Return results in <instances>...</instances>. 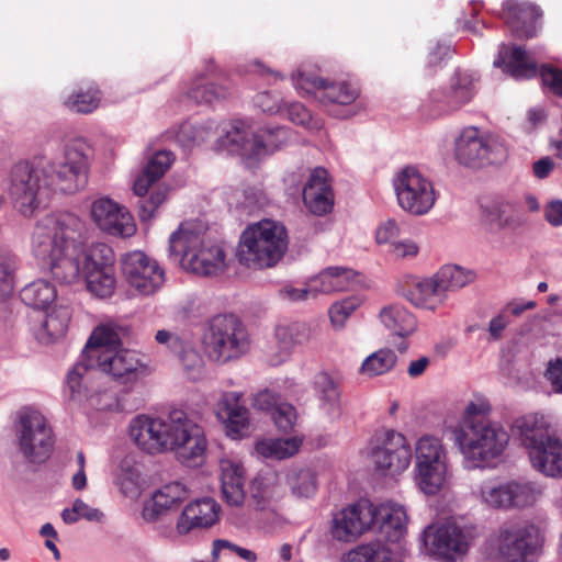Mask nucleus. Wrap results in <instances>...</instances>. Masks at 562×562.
I'll use <instances>...</instances> for the list:
<instances>
[{"mask_svg": "<svg viewBox=\"0 0 562 562\" xmlns=\"http://www.w3.org/2000/svg\"><path fill=\"white\" fill-rule=\"evenodd\" d=\"M292 132L288 127L261 128L251 137L250 157L259 158L281 149L291 142Z\"/></svg>", "mask_w": 562, "mask_h": 562, "instance_id": "7c9ffc66", "label": "nucleus"}, {"mask_svg": "<svg viewBox=\"0 0 562 562\" xmlns=\"http://www.w3.org/2000/svg\"><path fill=\"white\" fill-rule=\"evenodd\" d=\"M89 146L82 139L69 143L60 161H46L33 167L26 161L14 165L9 195L15 210L32 217L45 206L49 192L75 193L88 182Z\"/></svg>", "mask_w": 562, "mask_h": 562, "instance_id": "f257e3e1", "label": "nucleus"}, {"mask_svg": "<svg viewBox=\"0 0 562 562\" xmlns=\"http://www.w3.org/2000/svg\"><path fill=\"white\" fill-rule=\"evenodd\" d=\"M370 501L361 498L334 514L330 526L331 537L341 542H352L372 529Z\"/></svg>", "mask_w": 562, "mask_h": 562, "instance_id": "aec40b11", "label": "nucleus"}, {"mask_svg": "<svg viewBox=\"0 0 562 562\" xmlns=\"http://www.w3.org/2000/svg\"><path fill=\"white\" fill-rule=\"evenodd\" d=\"M293 83L303 95H311L324 104L349 105L359 97V89L349 82H329L313 74L297 71Z\"/></svg>", "mask_w": 562, "mask_h": 562, "instance_id": "a211bd4d", "label": "nucleus"}, {"mask_svg": "<svg viewBox=\"0 0 562 562\" xmlns=\"http://www.w3.org/2000/svg\"><path fill=\"white\" fill-rule=\"evenodd\" d=\"M312 170L313 169L301 166L295 170L286 173L284 178V184L289 194L294 195L300 193L302 195V188L304 183L308 181V177Z\"/></svg>", "mask_w": 562, "mask_h": 562, "instance_id": "bf43d9fd", "label": "nucleus"}, {"mask_svg": "<svg viewBox=\"0 0 562 562\" xmlns=\"http://www.w3.org/2000/svg\"><path fill=\"white\" fill-rule=\"evenodd\" d=\"M479 80L477 72L457 68L450 76L447 86L432 89L429 92L430 116L450 114L469 104L477 92Z\"/></svg>", "mask_w": 562, "mask_h": 562, "instance_id": "f8f14e48", "label": "nucleus"}, {"mask_svg": "<svg viewBox=\"0 0 562 562\" xmlns=\"http://www.w3.org/2000/svg\"><path fill=\"white\" fill-rule=\"evenodd\" d=\"M494 66L503 67L504 72L516 80L530 79L538 74L536 61L520 46L501 45Z\"/></svg>", "mask_w": 562, "mask_h": 562, "instance_id": "c85d7f7f", "label": "nucleus"}, {"mask_svg": "<svg viewBox=\"0 0 562 562\" xmlns=\"http://www.w3.org/2000/svg\"><path fill=\"white\" fill-rule=\"evenodd\" d=\"M98 370L95 362L83 358L82 352L80 359L72 366L66 375V396L79 405L98 407L99 392L95 384V374Z\"/></svg>", "mask_w": 562, "mask_h": 562, "instance_id": "412c9836", "label": "nucleus"}, {"mask_svg": "<svg viewBox=\"0 0 562 562\" xmlns=\"http://www.w3.org/2000/svg\"><path fill=\"white\" fill-rule=\"evenodd\" d=\"M176 142L183 148H192L196 143L195 123L183 122L173 131Z\"/></svg>", "mask_w": 562, "mask_h": 562, "instance_id": "680f3d73", "label": "nucleus"}, {"mask_svg": "<svg viewBox=\"0 0 562 562\" xmlns=\"http://www.w3.org/2000/svg\"><path fill=\"white\" fill-rule=\"evenodd\" d=\"M539 72L542 85L554 94L562 97V70L553 66L543 65Z\"/></svg>", "mask_w": 562, "mask_h": 562, "instance_id": "052dcab7", "label": "nucleus"}, {"mask_svg": "<svg viewBox=\"0 0 562 562\" xmlns=\"http://www.w3.org/2000/svg\"><path fill=\"white\" fill-rule=\"evenodd\" d=\"M370 456L376 470L386 475H395L409 467L412 448L404 435L389 429L376 438Z\"/></svg>", "mask_w": 562, "mask_h": 562, "instance_id": "f3484780", "label": "nucleus"}, {"mask_svg": "<svg viewBox=\"0 0 562 562\" xmlns=\"http://www.w3.org/2000/svg\"><path fill=\"white\" fill-rule=\"evenodd\" d=\"M243 393L224 392L216 404V415L225 423L227 435L232 438H239L248 429L249 413L240 403Z\"/></svg>", "mask_w": 562, "mask_h": 562, "instance_id": "a878e982", "label": "nucleus"}, {"mask_svg": "<svg viewBox=\"0 0 562 562\" xmlns=\"http://www.w3.org/2000/svg\"><path fill=\"white\" fill-rule=\"evenodd\" d=\"M87 289L93 295L106 299L110 297L115 290L116 279L114 270L94 271L85 274Z\"/></svg>", "mask_w": 562, "mask_h": 562, "instance_id": "8fccbe9b", "label": "nucleus"}, {"mask_svg": "<svg viewBox=\"0 0 562 562\" xmlns=\"http://www.w3.org/2000/svg\"><path fill=\"white\" fill-rule=\"evenodd\" d=\"M342 562H390L391 551L380 541L359 544L344 554Z\"/></svg>", "mask_w": 562, "mask_h": 562, "instance_id": "de8ad7c7", "label": "nucleus"}, {"mask_svg": "<svg viewBox=\"0 0 562 562\" xmlns=\"http://www.w3.org/2000/svg\"><path fill=\"white\" fill-rule=\"evenodd\" d=\"M414 481L420 492H440L450 488L448 461L415 464Z\"/></svg>", "mask_w": 562, "mask_h": 562, "instance_id": "c756f323", "label": "nucleus"}, {"mask_svg": "<svg viewBox=\"0 0 562 562\" xmlns=\"http://www.w3.org/2000/svg\"><path fill=\"white\" fill-rule=\"evenodd\" d=\"M86 224L74 213L49 214L37 221L31 234V251L60 283L74 282L86 244Z\"/></svg>", "mask_w": 562, "mask_h": 562, "instance_id": "7ed1b4c3", "label": "nucleus"}, {"mask_svg": "<svg viewBox=\"0 0 562 562\" xmlns=\"http://www.w3.org/2000/svg\"><path fill=\"white\" fill-rule=\"evenodd\" d=\"M181 503L180 497L171 494H150L143 503L142 517L147 522H154L170 512L177 510Z\"/></svg>", "mask_w": 562, "mask_h": 562, "instance_id": "a19ab883", "label": "nucleus"}, {"mask_svg": "<svg viewBox=\"0 0 562 562\" xmlns=\"http://www.w3.org/2000/svg\"><path fill=\"white\" fill-rule=\"evenodd\" d=\"M372 528H378L389 542L398 541L406 531L407 514L403 506L384 503L379 506L370 502Z\"/></svg>", "mask_w": 562, "mask_h": 562, "instance_id": "bb28decb", "label": "nucleus"}, {"mask_svg": "<svg viewBox=\"0 0 562 562\" xmlns=\"http://www.w3.org/2000/svg\"><path fill=\"white\" fill-rule=\"evenodd\" d=\"M404 296L416 307L434 311L446 301L435 278L415 280Z\"/></svg>", "mask_w": 562, "mask_h": 562, "instance_id": "72a5a7b5", "label": "nucleus"}, {"mask_svg": "<svg viewBox=\"0 0 562 562\" xmlns=\"http://www.w3.org/2000/svg\"><path fill=\"white\" fill-rule=\"evenodd\" d=\"M256 104L269 114H277L283 111L281 99L267 91L257 94Z\"/></svg>", "mask_w": 562, "mask_h": 562, "instance_id": "0e129e2a", "label": "nucleus"}, {"mask_svg": "<svg viewBox=\"0 0 562 562\" xmlns=\"http://www.w3.org/2000/svg\"><path fill=\"white\" fill-rule=\"evenodd\" d=\"M221 506L209 496L187 504L176 524V532L187 536L195 529H207L220 518Z\"/></svg>", "mask_w": 562, "mask_h": 562, "instance_id": "b1692460", "label": "nucleus"}, {"mask_svg": "<svg viewBox=\"0 0 562 562\" xmlns=\"http://www.w3.org/2000/svg\"><path fill=\"white\" fill-rule=\"evenodd\" d=\"M169 257L179 260L181 266L199 276H216L226 267L223 248L205 240L189 224H181L169 237Z\"/></svg>", "mask_w": 562, "mask_h": 562, "instance_id": "0eeeda50", "label": "nucleus"}, {"mask_svg": "<svg viewBox=\"0 0 562 562\" xmlns=\"http://www.w3.org/2000/svg\"><path fill=\"white\" fill-rule=\"evenodd\" d=\"M279 396L269 390H263L257 393L254 397L252 405L255 408L260 411H271L273 412L274 407L280 404Z\"/></svg>", "mask_w": 562, "mask_h": 562, "instance_id": "69168bd1", "label": "nucleus"}, {"mask_svg": "<svg viewBox=\"0 0 562 562\" xmlns=\"http://www.w3.org/2000/svg\"><path fill=\"white\" fill-rule=\"evenodd\" d=\"M271 415L278 429L283 432L291 431L297 418L295 407L285 402L278 404Z\"/></svg>", "mask_w": 562, "mask_h": 562, "instance_id": "6e6d98bb", "label": "nucleus"}, {"mask_svg": "<svg viewBox=\"0 0 562 562\" xmlns=\"http://www.w3.org/2000/svg\"><path fill=\"white\" fill-rule=\"evenodd\" d=\"M128 428L131 439L148 454L175 452L177 460L189 468L200 467L205 460L204 430L182 409H172L160 417L137 415Z\"/></svg>", "mask_w": 562, "mask_h": 562, "instance_id": "f03ea898", "label": "nucleus"}, {"mask_svg": "<svg viewBox=\"0 0 562 562\" xmlns=\"http://www.w3.org/2000/svg\"><path fill=\"white\" fill-rule=\"evenodd\" d=\"M544 218L554 227L562 225V200H552L544 207Z\"/></svg>", "mask_w": 562, "mask_h": 562, "instance_id": "774afa93", "label": "nucleus"}, {"mask_svg": "<svg viewBox=\"0 0 562 562\" xmlns=\"http://www.w3.org/2000/svg\"><path fill=\"white\" fill-rule=\"evenodd\" d=\"M101 94L95 88L87 91H77L65 99V105L72 112L89 114L100 104Z\"/></svg>", "mask_w": 562, "mask_h": 562, "instance_id": "3c124183", "label": "nucleus"}, {"mask_svg": "<svg viewBox=\"0 0 562 562\" xmlns=\"http://www.w3.org/2000/svg\"><path fill=\"white\" fill-rule=\"evenodd\" d=\"M302 199L306 209L314 215H325L333 210L334 192L328 172L322 167L314 168L302 188Z\"/></svg>", "mask_w": 562, "mask_h": 562, "instance_id": "393cba45", "label": "nucleus"}, {"mask_svg": "<svg viewBox=\"0 0 562 562\" xmlns=\"http://www.w3.org/2000/svg\"><path fill=\"white\" fill-rule=\"evenodd\" d=\"M160 474H150L146 471L143 463L136 461L133 457H125L119 463L114 475L113 484L120 492H162V488L169 492H187V486L182 481L175 480L164 485Z\"/></svg>", "mask_w": 562, "mask_h": 562, "instance_id": "dca6fc26", "label": "nucleus"}, {"mask_svg": "<svg viewBox=\"0 0 562 562\" xmlns=\"http://www.w3.org/2000/svg\"><path fill=\"white\" fill-rule=\"evenodd\" d=\"M288 246L285 226L272 220H262L241 233L237 258L250 269L271 268L282 259Z\"/></svg>", "mask_w": 562, "mask_h": 562, "instance_id": "423d86ee", "label": "nucleus"}, {"mask_svg": "<svg viewBox=\"0 0 562 562\" xmlns=\"http://www.w3.org/2000/svg\"><path fill=\"white\" fill-rule=\"evenodd\" d=\"M359 306V300L348 297L331 305L329 317L334 325H342L345 319Z\"/></svg>", "mask_w": 562, "mask_h": 562, "instance_id": "13d9d810", "label": "nucleus"}, {"mask_svg": "<svg viewBox=\"0 0 562 562\" xmlns=\"http://www.w3.org/2000/svg\"><path fill=\"white\" fill-rule=\"evenodd\" d=\"M70 319L71 311L68 306H55L46 314L37 331V339L41 342L50 344L65 337Z\"/></svg>", "mask_w": 562, "mask_h": 562, "instance_id": "e433bc0d", "label": "nucleus"}, {"mask_svg": "<svg viewBox=\"0 0 562 562\" xmlns=\"http://www.w3.org/2000/svg\"><path fill=\"white\" fill-rule=\"evenodd\" d=\"M400 233L398 224L394 220L389 218L378 227L375 233L376 243L380 245L390 244L392 246L400 237Z\"/></svg>", "mask_w": 562, "mask_h": 562, "instance_id": "e2e57ef3", "label": "nucleus"}, {"mask_svg": "<svg viewBox=\"0 0 562 562\" xmlns=\"http://www.w3.org/2000/svg\"><path fill=\"white\" fill-rule=\"evenodd\" d=\"M397 356L389 348L380 349L369 355L361 363L359 373L369 378L390 372L396 364Z\"/></svg>", "mask_w": 562, "mask_h": 562, "instance_id": "a18cd8bd", "label": "nucleus"}, {"mask_svg": "<svg viewBox=\"0 0 562 562\" xmlns=\"http://www.w3.org/2000/svg\"><path fill=\"white\" fill-rule=\"evenodd\" d=\"M535 494H480L482 501L495 509L525 507L535 502Z\"/></svg>", "mask_w": 562, "mask_h": 562, "instance_id": "603ef678", "label": "nucleus"}, {"mask_svg": "<svg viewBox=\"0 0 562 562\" xmlns=\"http://www.w3.org/2000/svg\"><path fill=\"white\" fill-rule=\"evenodd\" d=\"M282 360L288 358L296 346L307 344L312 338V328L301 322L279 325L274 330Z\"/></svg>", "mask_w": 562, "mask_h": 562, "instance_id": "f704fd0d", "label": "nucleus"}, {"mask_svg": "<svg viewBox=\"0 0 562 562\" xmlns=\"http://www.w3.org/2000/svg\"><path fill=\"white\" fill-rule=\"evenodd\" d=\"M488 401L475 396L452 428L453 442L469 469H482L499 459L509 443L506 428L488 415Z\"/></svg>", "mask_w": 562, "mask_h": 562, "instance_id": "20e7f679", "label": "nucleus"}, {"mask_svg": "<svg viewBox=\"0 0 562 562\" xmlns=\"http://www.w3.org/2000/svg\"><path fill=\"white\" fill-rule=\"evenodd\" d=\"M393 187L400 207L412 215L427 214L437 200L432 182L414 167L401 170Z\"/></svg>", "mask_w": 562, "mask_h": 562, "instance_id": "4468645a", "label": "nucleus"}, {"mask_svg": "<svg viewBox=\"0 0 562 562\" xmlns=\"http://www.w3.org/2000/svg\"><path fill=\"white\" fill-rule=\"evenodd\" d=\"M16 257L0 250V300L9 297L14 290Z\"/></svg>", "mask_w": 562, "mask_h": 562, "instance_id": "5fc2aeb1", "label": "nucleus"}, {"mask_svg": "<svg viewBox=\"0 0 562 562\" xmlns=\"http://www.w3.org/2000/svg\"><path fill=\"white\" fill-rule=\"evenodd\" d=\"M422 540L430 555L442 559H450L453 553L463 554L469 546L463 528L451 522L427 526Z\"/></svg>", "mask_w": 562, "mask_h": 562, "instance_id": "5701e85b", "label": "nucleus"}, {"mask_svg": "<svg viewBox=\"0 0 562 562\" xmlns=\"http://www.w3.org/2000/svg\"><path fill=\"white\" fill-rule=\"evenodd\" d=\"M379 318L386 330L400 338H406L417 329L416 317L401 304L384 306Z\"/></svg>", "mask_w": 562, "mask_h": 562, "instance_id": "2f4dec72", "label": "nucleus"}, {"mask_svg": "<svg viewBox=\"0 0 562 562\" xmlns=\"http://www.w3.org/2000/svg\"><path fill=\"white\" fill-rule=\"evenodd\" d=\"M314 386L322 406L328 414H337L340 403V389L338 383L326 372L315 375Z\"/></svg>", "mask_w": 562, "mask_h": 562, "instance_id": "79ce46f5", "label": "nucleus"}, {"mask_svg": "<svg viewBox=\"0 0 562 562\" xmlns=\"http://www.w3.org/2000/svg\"><path fill=\"white\" fill-rule=\"evenodd\" d=\"M21 300L34 308H45L57 296L55 286L44 279L35 280L25 285L20 292Z\"/></svg>", "mask_w": 562, "mask_h": 562, "instance_id": "58836bf2", "label": "nucleus"}, {"mask_svg": "<svg viewBox=\"0 0 562 562\" xmlns=\"http://www.w3.org/2000/svg\"><path fill=\"white\" fill-rule=\"evenodd\" d=\"M117 333L109 325L98 326L83 349V358L94 361L98 369L123 385H134L153 372L144 356L120 348Z\"/></svg>", "mask_w": 562, "mask_h": 562, "instance_id": "39448f33", "label": "nucleus"}, {"mask_svg": "<svg viewBox=\"0 0 562 562\" xmlns=\"http://www.w3.org/2000/svg\"><path fill=\"white\" fill-rule=\"evenodd\" d=\"M207 358L217 363H226L243 357L250 347L248 331L243 322L232 314L214 316L202 338Z\"/></svg>", "mask_w": 562, "mask_h": 562, "instance_id": "9d476101", "label": "nucleus"}, {"mask_svg": "<svg viewBox=\"0 0 562 562\" xmlns=\"http://www.w3.org/2000/svg\"><path fill=\"white\" fill-rule=\"evenodd\" d=\"M186 94L195 103H212L226 99L229 95V89L224 86L205 83L200 77H196L187 89Z\"/></svg>", "mask_w": 562, "mask_h": 562, "instance_id": "09e8293b", "label": "nucleus"}, {"mask_svg": "<svg viewBox=\"0 0 562 562\" xmlns=\"http://www.w3.org/2000/svg\"><path fill=\"white\" fill-rule=\"evenodd\" d=\"M540 16L541 10L531 3L506 0L503 4L502 18L517 37H532L533 25Z\"/></svg>", "mask_w": 562, "mask_h": 562, "instance_id": "cd10ccee", "label": "nucleus"}, {"mask_svg": "<svg viewBox=\"0 0 562 562\" xmlns=\"http://www.w3.org/2000/svg\"><path fill=\"white\" fill-rule=\"evenodd\" d=\"M175 352L178 353L179 360L188 378L191 380L200 379L203 372L204 361L198 350L190 344L182 341L181 347H179L178 351Z\"/></svg>", "mask_w": 562, "mask_h": 562, "instance_id": "864d4df0", "label": "nucleus"}, {"mask_svg": "<svg viewBox=\"0 0 562 562\" xmlns=\"http://www.w3.org/2000/svg\"><path fill=\"white\" fill-rule=\"evenodd\" d=\"M224 135L218 137L216 146L218 149H226L231 153H237L250 157L251 139L249 127L246 122L236 120L228 123L223 128Z\"/></svg>", "mask_w": 562, "mask_h": 562, "instance_id": "c9c22d12", "label": "nucleus"}, {"mask_svg": "<svg viewBox=\"0 0 562 562\" xmlns=\"http://www.w3.org/2000/svg\"><path fill=\"white\" fill-rule=\"evenodd\" d=\"M279 293L284 300L290 302H297L306 300L310 295H313V290L311 283L304 288H295L291 284H286L280 290Z\"/></svg>", "mask_w": 562, "mask_h": 562, "instance_id": "338daca9", "label": "nucleus"}, {"mask_svg": "<svg viewBox=\"0 0 562 562\" xmlns=\"http://www.w3.org/2000/svg\"><path fill=\"white\" fill-rule=\"evenodd\" d=\"M90 215L95 225L110 235L125 238L136 232L131 213L108 196L98 198L91 203Z\"/></svg>", "mask_w": 562, "mask_h": 562, "instance_id": "4be33fe9", "label": "nucleus"}, {"mask_svg": "<svg viewBox=\"0 0 562 562\" xmlns=\"http://www.w3.org/2000/svg\"><path fill=\"white\" fill-rule=\"evenodd\" d=\"M356 272L345 267H328L321 271L312 281L313 295L346 291L356 279Z\"/></svg>", "mask_w": 562, "mask_h": 562, "instance_id": "473e14b6", "label": "nucleus"}, {"mask_svg": "<svg viewBox=\"0 0 562 562\" xmlns=\"http://www.w3.org/2000/svg\"><path fill=\"white\" fill-rule=\"evenodd\" d=\"M544 542V530L536 525L499 530L498 551L505 562H526Z\"/></svg>", "mask_w": 562, "mask_h": 562, "instance_id": "6ab92c4d", "label": "nucleus"}, {"mask_svg": "<svg viewBox=\"0 0 562 562\" xmlns=\"http://www.w3.org/2000/svg\"><path fill=\"white\" fill-rule=\"evenodd\" d=\"M302 446L297 437L263 438L256 442L255 453L263 460H283L296 454Z\"/></svg>", "mask_w": 562, "mask_h": 562, "instance_id": "4c0bfd02", "label": "nucleus"}, {"mask_svg": "<svg viewBox=\"0 0 562 562\" xmlns=\"http://www.w3.org/2000/svg\"><path fill=\"white\" fill-rule=\"evenodd\" d=\"M516 428L528 449L532 467L549 477L562 476V440L551 436L542 417L524 416L516 420Z\"/></svg>", "mask_w": 562, "mask_h": 562, "instance_id": "1a4fd4ad", "label": "nucleus"}, {"mask_svg": "<svg viewBox=\"0 0 562 562\" xmlns=\"http://www.w3.org/2000/svg\"><path fill=\"white\" fill-rule=\"evenodd\" d=\"M415 457V464L448 461L447 450L442 440L432 435H424L416 441Z\"/></svg>", "mask_w": 562, "mask_h": 562, "instance_id": "37998d69", "label": "nucleus"}, {"mask_svg": "<svg viewBox=\"0 0 562 562\" xmlns=\"http://www.w3.org/2000/svg\"><path fill=\"white\" fill-rule=\"evenodd\" d=\"M473 273L454 265H446L435 273L434 278L445 299L448 292L457 291L473 280Z\"/></svg>", "mask_w": 562, "mask_h": 562, "instance_id": "ea45409f", "label": "nucleus"}, {"mask_svg": "<svg viewBox=\"0 0 562 562\" xmlns=\"http://www.w3.org/2000/svg\"><path fill=\"white\" fill-rule=\"evenodd\" d=\"M121 267L127 283L140 295L155 294L166 281L165 269L142 250L122 255Z\"/></svg>", "mask_w": 562, "mask_h": 562, "instance_id": "2eb2a0df", "label": "nucleus"}, {"mask_svg": "<svg viewBox=\"0 0 562 562\" xmlns=\"http://www.w3.org/2000/svg\"><path fill=\"white\" fill-rule=\"evenodd\" d=\"M12 429L18 452L29 463L42 464L50 457L55 443L54 431L38 408L21 407L14 415Z\"/></svg>", "mask_w": 562, "mask_h": 562, "instance_id": "6e6552de", "label": "nucleus"}, {"mask_svg": "<svg viewBox=\"0 0 562 562\" xmlns=\"http://www.w3.org/2000/svg\"><path fill=\"white\" fill-rule=\"evenodd\" d=\"M114 252L110 246L104 243L92 244L85 254L82 272L111 271L114 270Z\"/></svg>", "mask_w": 562, "mask_h": 562, "instance_id": "c03bdc74", "label": "nucleus"}, {"mask_svg": "<svg viewBox=\"0 0 562 562\" xmlns=\"http://www.w3.org/2000/svg\"><path fill=\"white\" fill-rule=\"evenodd\" d=\"M175 156L170 150H158L147 161L144 169L136 177L133 186L134 193L140 198L138 202V214L142 221H149L154 217L156 210L165 202L167 190L165 188L154 189L149 196L146 194L171 167Z\"/></svg>", "mask_w": 562, "mask_h": 562, "instance_id": "ddd939ff", "label": "nucleus"}, {"mask_svg": "<svg viewBox=\"0 0 562 562\" xmlns=\"http://www.w3.org/2000/svg\"><path fill=\"white\" fill-rule=\"evenodd\" d=\"M221 492H244L245 469L238 461L221 459L218 463Z\"/></svg>", "mask_w": 562, "mask_h": 562, "instance_id": "49530a36", "label": "nucleus"}, {"mask_svg": "<svg viewBox=\"0 0 562 562\" xmlns=\"http://www.w3.org/2000/svg\"><path fill=\"white\" fill-rule=\"evenodd\" d=\"M454 156L464 166L480 168L504 162L508 149L499 136L468 126L454 140Z\"/></svg>", "mask_w": 562, "mask_h": 562, "instance_id": "9b49d317", "label": "nucleus"}, {"mask_svg": "<svg viewBox=\"0 0 562 562\" xmlns=\"http://www.w3.org/2000/svg\"><path fill=\"white\" fill-rule=\"evenodd\" d=\"M282 112H285L289 120L297 125L312 130H319L322 127L321 122L313 120L308 110L300 102L290 103L286 108H283Z\"/></svg>", "mask_w": 562, "mask_h": 562, "instance_id": "4d7b16f0", "label": "nucleus"}]
</instances>
